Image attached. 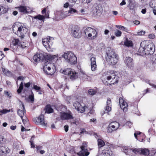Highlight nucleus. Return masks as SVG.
Here are the masks:
<instances>
[{"label":"nucleus","instance_id":"a18cd8bd","mask_svg":"<svg viewBox=\"0 0 156 156\" xmlns=\"http://www.w3.org/2000/svg\"><path fill=\"white\" fill-rule=\"evenodd\" d=\"M34 89L37 90H41V87H40L37 86V85H34L33 86Z\"/></svg>","mask_w":156,"mask_h":156},{"label":"nucleus","instance_id":"8fccbe9b","mask_svg":"<svg viewBox=\"0 0 156 156\" xmlns=\"http://www.w3.org/2000/svg\"><path fill=\"white\" fill-rule=\"evenodd\" d=\"M29 98L31 100V101H34V95H30L29 96Z\"/></svg>","mask_w":156,"mask_h":156},{"label":"nucleus","instance_id":"cd10ccee","mask_svg":"<svg viewBox=\"0 0 156 156\" xmlns=\"http://www.w3.org/2000/svg\"><path fill=\"white\" fill-rule=\"evenodd\" d=\"M45 112L48 113H50L53 112V109L50 105H47L45 108Z\"/></svg>","mask_w":156,"mask_h":156},{"label":"nucleus","instance_id":"09e8293b","mask_svg":"<svg viewBox=\"0 0 156 156\" xmlns=\"http://www.w3.org/2000/svg\"><path fill=\"white\" fill-rule=\"evenodd\" d=\"M4 140L3 136L0 135V144H2Z\"/></svg>","mask_w":156,"mask_h":156},{"label":"nucleus","instance_id":"13d9d810","mask_svg":"<svg viewBox=\"0 0 156 156\" xmlns=\"http://www.w3.org/2000/svg\"><path fill=\"white\" fill-rule=\"evenodd\" d=\"M21 90H22L23 88V83L22 82H21V83L20 84V87L19 88Z\"/></svg>","mask_w":156,"mask_h":156},{"label":"nucleus","instance_id":"4be33fe9","mask_svg":"<svg viewBox=\"0 0 156 156\" xmlns=\"http://www.w3.org/2000/svg\"><path fill=\"white\" fill-rule=\"evenodd\" d=\"M2 66V71L4 74L8 76H10L12 75V73L11 72L8 70V69H6L4 68L2 63H1Z\"/></svg>","mask_w":156,"mask_h":156},{"label":"nucleus","instance_id":"0eeeda50","mask_svg":"<svg viewBox=\"0 0 156 156\" xmlns=\"http://www.w3.org/2000/svg\"><path fill=\"white\" fill-rule=\"evenodd\" d=\"M54 38L53 37L48 36L47 38L42 40V42L43 45L45 48H50L53 43Z\"/></svg>","mask_w":156,"mask_h":156},{"label":"nucleus","instance_id":"bb28decb","mask_svg":"<svg viewBox=\"0 0 156 156\" xmlns=\"http://www.w3.org/2000/svg\"><path fill=\"white\" fill-rule=\"evenodd\" d=\"M102 10L100 7L98 6L96 7L95 9H94V12L97 15H100L101 13Z\"/></svg>","mask_w":156,"mask_h":156},{"label":"nucleus","instance_id":"a19ab883","mask_svg":"<svg viewBox=\"0 0 156 156\" xmlns=\"http://www.w3.org/2000/svg\"><path fill=\"white\" fill-rule=\"evenodd\" d=\"M155 50V49H148V51L147 54V55H152L154 53Z\"/></svg>","mask_w":156,"mask_h":156},{"label":"nucleus","instance_id":"20e7f679","mask_svg":"<svg viewBox=\"0 0 156 156\" xmlns=\"http://www.w3.org/2000/svg\"><path fill=\"white\" fill-rule=\"evenodd\" d=\"M60 72L64 74L69 76L70 79L72 80L77 77L76 73L73 71L71 69L68 68L61 69L60 70Z\"/></svg>","mask_w":156,"mask_h":156},{"label":"nucleus","instance_id":"1a4fd4ad","mask_svg":"<svg viewBox=\"0 0 156 156\" xmlns=\"http://www.w3.org/2000/svg\"><path fill=\"white\" fill-rule=\"evenodd\" d=\"M71 33L73 36L75 38H78L81 37L80 28L77 26H75L72 30Z\"/></svg>","mask_w":156,"mask_h":156},{"label":"nucleus","instance_id":"4468645a","mask_svg":"<svg viewBox=\"0 0 156 156\" xmlns=\"http://www.w3.org/2000/svg\"><path fill=\"white\" fill-rule=\"evenodd\" d=\"M78 11L75 9L71 8L70 9L67 11L62 12L61 13V16L62 18H64L67 16L69 15V14H73L74 13H77Z\"/></svg>","mask_w":156,"mask_h":156},{"label":"nucleus","instance_id":"864d4df0","mask_svg":"<svg viewBox=\"0 0 156 156\" xmlns=\"http://www.w3.org/2000/svg\"><path fill=\"white\" fill-rule=\"evenodd\" d=\"M149 37L151 39H154L155 37V36L154 34H151L149 35Z\"/></svg>","mask_w":156,"mask_h":156},{"label":"nucleus","instance_id":"ea45409f","mask_svg":"<svg viewBox=\"0 0 156 156\" xmlns=\"http://www.w3.org/2000/svg\"><path fill=\"white\" fill-rule=\"evenodd\" d=\"M88 92L89 94L92 95H94L96 93V91L93 89H90Z\"/></svg>","mask_w":156,"mask_h":156},{"label":"nucleus","instance_id":"49530a36","mask_svg":"<svg viewBox=\"0 0 156 156\" xmlns=\"http://www.w3.org/2000/svg\"><path fill=\"white\" fill-rule=\"evenodd\" d=\"M10 112V110H7L6 109H4L2 110H0V112L2 113L3 114H5L7 113V112Z\"/></svg>","mask_w":156,"mask_h":156},{"label":"nucleus","instance_id":"39448f33","mask_svg":"<svg viewBox=\"0 0 156 156\" xmlns=\"http://www.w3.org/2000/svg\"><path fill=\"white\" fill-rule=\"evenodd\" d=\"M48 58V55L47 53L41 52L37 53L34 55L33 57V59L34 61L37 62L40 61L46 60Z\"/></svg>","mask_w":156,"mask_h":156},{"label":"nucleus","instance_id":"b1692460","mask_svg":"<svg viewBox=\"0 0 156 156\" xmlns=\"http://www.w3.org/2000/svg\"><path fill=\"white\" fill-rule=\"evenodd\" d=\"M18 8L19 11L21 12H23L24 14L28 13L27 8L26 6H21L18 7Z\"/></svg>","mask_w":156,"mask_h":156},{"label":"nucleus","instance_id":"58836bf2","mask_svg":"<svg viewBox=\"0 0 156 156\" xmlns=\"http://www.w3.org/2000/svg\"><path fill=\"white\" fill-rule=\"evenodd\" d=\"M115 34L116 37H119L121 36L122 32L120 31L117 30L115 31Z\"/></svg>","mask_w":156,"mask_h":156},{"label":"nucleus","instance_id":"72a5a7b5","mask_svg":"<svg viewBox=\"0 0 156 156\" xmlns=\"http://www.w3.org/2000/svg\"><path fill=\"white\" fill-rule=\"evenodd\" d=\"M20 26L23 28V32L25 34H26V33L27 30V25L25 23H22V24Z\"/></svg>","mask_w":156,"mask_h":156},{"label":"nucleus","instance_id":"c9c22d12","mask_svg":"<svg viewBox=\"0 0 156 156\" xmlns=\"http://www.w3.org/2000/svg\"><path fill=\"white\" fill-rule=\"evenodd\" d=\"M131 150L135 154H140V149L132 148Z\"/></svg>","mask_w":156,"mask_h":156},{"label":"nucleus","instance_id":"f704fd0d","mask_svg":"<svg viewBox=\"0 0 156 156\" xmlns=\"http://www.w3.org/2000/svg\"><path fill=\"white\" fill-rule=\"evenodd\" d=\"M0 8H2V14L5 13L8 11V8L5 7L1 6H0Z\"/></svg>","mask_w":156,"mask_h":156},{"label":"nucleus","instance_id":"ddd939ff","mask_svg":"<svg viewBox=\"0 0 156 156\" xmlns=\"http://www.w3.org/2000/svg\"><path fill=\"white\" fill-rule=\"evenodd\" d=\"M119 101L121 108L123 109L124 112H126L128 109L127 103L122 98H119Z\"/></svg>","mask_w":156,"mask_h":156},{"label":"nucleus","instance_id":"4c0bfd02","mask_svg":"<svg viewBox=\"0 0 156 156\" xmlns=\"http://www.w3.org/2000/svg\"><path fill=\"white\" fill-rule=\"evenodd\" d=\"M34 137V136H32L31 137V138L30 140V144L32 146H31L32 147H34V144L33 143Z\"/></svg>","mask_w":156,"mask_h":156},{"label":"nucleus","instance_id":"5fc2aeb1","mask_svg":"<svg viewBox=\"0 0 156 156\" xmlns=\"http://www.w3.org/2000/svg\"><path fill=\"white\" fill-rule=\"evenodd\" d=\"M148 84L151 86H152L153 88H156V85H154V84L151 83H150V82L148 81Z\"/></svg>","mask_w":156,"mask_h":156},{"label":"nucleus","instance_id":"f3484780","mask_svg":"<svg viewBox=\"0 0 156 156\" xmlns=\"http://www.w3.org/2000/svg\"><path fill=\"white\" fill-rule=\"evenodd\" d=\"M38 121L36 120L35 123L37 125H41L42 126H45L47 123L44 121V116L42 114H41L38 117Z\"/></svg>","mask_w":156,"mask_h":156},{"label":"nucleus","instance_id":"393cba45","mask_svg":"<svg viewBox=\"0 0 156 156\" xmlns=\"http://www.w3.org/2000/svg\"><path fill=\"white\" fill-rule=\"evenodd\" d=\"M124 44L126 46L128 47H132L133 45L132 41L127 38H126L124 42Z\"/></svg>","mask_w":156,"mask_h":156},{"label":"nucleus","instance_id":"6ab92c4d","mask_svg":"<svg viewBox=\"0 0 156 156\" xmlns=\"http://www.w3.org/2000/svg\"><path fill=\"white\" fill-rule=\"evenodd\" d=\"M133 61V59L129 57H126L125 59V63L130 68H132L134 66V63Z\"/></svg>","mask_w":156,"mask_h":156},{"label":"nucleus","instance_id":"9b49d317","mask_svg":"<svg viewBox=\"0 0 156 156\" xmlns=\"http://www.w3.org/2000/svg\"><path fill=\"white\" fill-rule=\"evenodd\" d=\"M45 65L43 67V70L47 74L51 75V74L47 72V69L48 71H50L51 68H52V69H54L55 68V67L53 63H49L48 62H47L45 63Z\"/></svg>","mask_w":156,"mask_h":156},{"label":"nucleus","instance_id":"c85d7f7f","mask_svg":"<svg viewBox=\"0 0 156 156\" xmlns=\"http://www.w3.org/2000/svg\"><path fill=\"white\" fill-rule=\"evenodd\" d=\"M17 34H18L19 32H20V36L22 38H23L24 37V33L23 31V28L22 27L20 26L18 27V30L17 31Z\"/></svg>","mask_w":156,"mask_h":156},{"label":"nucleus","instance_id":"aec40b11","mask_svg":"<svg viewBox=\"0 0 156 156\" xmlns=\"http://www.w3.org/2000/svg\"><path fill=\"white\" fill-rule=\"evenodd\" d=\"M90 62L91 70L92 71H95L97 68L96 58L95 57H92L90 58Z\"/></svg>","mask_w":156,"mask_h":156},{"label":"nucleus","instance_id":"774afa93","mask_svg":"<svg viewBox=\"0 0 156 156\" xmlns=\"http://www.w3.org/2000/svg\"><path fill=\"white\" fill-rule=\"evenodd\" d=\"M4 94H6L7 96L9 97H11L10 96V94L7 91H4Z\"/></svg>","mask_w":156,"mask_h":156},{"label":"nucleus","instance_id":"4d7b16f0","mask_svg":"<svg viewBox=\"0 0 156 156\" xmlns=\"http://www.w3.org/2000/svg\"><path fill=\"white\" fill-rule=\"evenodd\" d=\"M69 5V4L68 2H66L65 3L64 5V7L65 8H67L68 7Z\"/></svg>","mask_w":156,"mask_h":156},{"label":"nucleus","instance_id":"a878e982","mask_svg":"<svg viewBox=\"0 0 156 156\" xmlns=\"http://www.w3.org/2000/svg\"><path fill=\"white\" fill-rule=\"evenodd\" d=\"M140 154L147 155L149 154V151L148 149L146 148L140 149Z\"/></svg>","mask_w":156,"mask_h":156},{"label":"nucleus","instance_id":"7ed1b4c3","mask_svg":"<svg viewBox=\"0 0 156 156\" xmlns=\"http://www.w3.org/2000/svg\"><path fill=\"white\" fill-rule=\"evenodd\" d=\"M62 56L71 64H75L77 62L76 57L74 53L71 51L65 52Z\"/></svg>","mask_w":156,"mask_h":156},{"label":"nucleus","instance_id":"f03ea898","mask_svg":"<svg viewBox=\"0 0 156 156\" xmlns=\"http://www.w3.org/2000/svg\"><path fill=\"white\" fill-rule=\"evenodd\" d=\"M103 77L105 80L110 81V84H115L118 82V76H116L115 72L113 70L107 72Z\"/></svg>","mask_w":156,"mask_h":156},{"label":"nucleus","instance_id":"f8f14e48","mask_svg":"<svg viewBox=\"0 0 156 156\" xmlns=\"http://www.w3.org/2000/svg\"><path fill=\"white\" fill-rule=\"evenodd\" d=\"M61 118L62 120L73 119V114L70 111L67 112H64L61 114Z\"/></svg>","mask_w":156,"mask_h":156},{"label":"nucleus","instance_id":"9d476101","mask_svg":"<svg viewBox=\"0 0 156 156\" xmlns=\"http://www.w3.org/2000/svg\"><path fill=\"white\" fill-rule=\"evenodd\" d=\"M73 106L75 109H76L78 111L81 113H83L86 110L87 108V107L84 106V107H82L80 103L77 101H76L73 104Z\"/></svg>","mask_w":156,"mask_h":156},{"label":"nucleus","instance_id":"dca6fc26","mask_svg":"<svg viewBox=\"0 0 156 156\" xmlns=\"http://www.w3.org/2000/svg\"><path fill=\"white\" fill-rule=\"evenodd\" d=\"M107 105L105 108V110L101 113V115H103L105 113H108L111 110V101L110 99H108L107 101Z\"/></svg>","mask_w":156,"mask_h":156},{"label":"nucleus","instance_id":"a211bd4d","mask_svg":"<svg viewBox=\"0 0 156 156\" xmlns=\"http://www.w3.org/2000/svg\"><path fill=\"white\" fill-rule=\"evenodd\" d=\"M19 40L18 39H14L13 40L12 42L11 45L13 46L17 45V48H25L26 46L24 45V44H19Z\"/></svg>","mask_w":156,"mask_h":156},{"label":"nucleus","instance_id":"3c124183","mask_svg":"<svg viewBox=\"0 0 156 156\" xmlns=\"http://www.w3.org/2000/svg\"><path fill=\"white\" fill-rule=\"evenodd\" d=\"M151 153L152 156H154L156 153V150L154 149L152 150L151 152Z\"/></svg>","mask_w":156,"mask_h":156},{"label":"nucleus","instance_id":"e433bc0d","mask_svg":"<svg viewBox=\"0 0 156 156\" xmlns=\"http://www.w3.org/2000/svg\"><path fill=\"white\" fill-rule=\"evenodd\" d=\"M146 42L145 41H143L141 42L140 45V48H142V49H147V46L145 45Z\"/></svg>","mask_w":156,"mask_h":156},{"label":"nucleus","instance_id":"473e14b6","mask_svg":"<svg viewBox=\"0 0 156 156\" xmlns=\"http://www.w3.org/2000/svg\"><path fill=\"white\" fill-rule=\"evenodd\" d=\"M98 145L99 147H103L105 145L104 142L101 139H98Z\"/></svg>","mask_w":156,"mask_h":156},{"label":"nucleus","instance_id":"5701e85b","mask_svg":"<svg viewBox=\"0 0 156 156\" xmlns=\"http://www.w3.org/2000/svg\"><path fill=\"white\" fill-rule=\"evenodd\" d=\"M22 107L23 108V110L20 109H19L17 111V114L20 117L23 121V117L24 115V113L25 112L26 110L24 108V105L22 103Z\"/></svg>","mask_w":156,"mask_h":156},{"label":"nucleus","instance_id":"603ef678","mask_svg":"<svg viewBox=\"0 0 156 156\" xmlns=\"http://www.w3.org/2000/svg\"><path fill=\"white\" fill-rule=\"evenodd\" d=\"M141 133V132H136L135 133H134V135L136 139H137V135H140V134Z\"/></svg>","mask_w":156,"mask_h":156},{"label":"nucleus","instance_id":"2eb2a0df","mask_svg":"<svg viewBox=\"0 0 156 156\" xmlns=\"http://www.w3.org/2000/svg\"><path fill=\"white\" fill-rule=\"evenodd\" d=\"M10 152V150L7 147L0 146V156H6Z\"/></svg>","mask_w":156,"mask_h":156},{"label":"nucleus","instance_id":"7c9ffc66","mask_svg":"<svg viewBox=\"0 0 156 156\" xmlns=\"http://www.w3.org/2000/svg\"><path fill=\"white\" fill-rule=\"evenodd\" d=\"M33 19H37L39 20H41L44 22V16L41 15H38L34 16L33 17Z\"/></svg>","mask_w":156,"mask_h":156},{"label":"nucleus","instance_id":"bf43d9fd","mask_svg":"<svg viewBox=\"0 0 156 156\" xmlns=\"http://www.w3.org/2000/svg\"><path fill=\"white\" fill-rule=\"evenodd\" d=\"M16 126H10V129L12 130H14L16 129Z\"/></svg>","mask_w":156,"mask_h":156},{"label":"nucleus","instance_id":"052dcab7","mask_svg":"<svg viewBox=\"0 0 156 156\" xmlns=\"http://www.w3.org/2000/svg\"><path fill=\"white\" fill-rule=\"evenodd\" d=\"M126 4V2L125 0H123L122 2L120 3V5H123Z\"/></svg>","mask_w":156,"mask_h":156},{"label":"nucleus","instance_id":"f257e3e1","mask_svg":"<svg viewBox=\"0 0 156 156\" xmlns=\"http://www.w3.org/2000/svg\"><path fill=\"white\" fill-rule=\"evenodd\" d=\"M106 61L108 63L114 65L116 64L119 59V56L115 53L113 49H108L106 51Z\"/></svg>","mask_w":156,"mask_h":156},{"label":"nucleus","instance_id":"680f3d73","mask_svg":"<svg viewBox=\"0 0 156 156\" xmlns=\"http://www.w3.org/2000/svg\"><path fill=\"white\" fill-rule=\"evenodd\" d=\"M146 12V9H142L141 12L143 14H145Z\"/></svg>","mask_w":156,"mask_h":156},{"label":"nucleus","instance_id":"0e129e2a","mask_svg":"<svg viewBox=\"0 0 156 156\" xmlns=\"http://www.w3.org/2000/svg\"><path fill=\"white\" fill-rule=\"evenodd\" d=\"M46 8H44L41 11V13L42 14H44L46 13Z\"/></svg>","mask_w":156,"mask_h":156},{"label":"nucleus","instance_id":"6e6552de","mask_svg":"<svg viewBox=\"0 0 156 156\" xmlns=\"http://www.w3.org/2000/svg\"><path fill=\"white\" fill-rule=\"evenodd\" d=\"M119 123L117 122H114L110 123L107 128V132L108 133H112L113 131L116 130L119 127Z\"/></svg>","mask_w":156,"mask_h":156},{"label":"nucleus","instance_id":"37998d69","mask_svg":"<svg viewBox=\"0 0 156 156\" xmlns=\"http://www.w3.org/2000/svg\"><path fill=\"white\" fill-rule=\"evenodd\" d=\"M87 144L86 143H83L82 144V145L81 146V149H87Z\"/></svg>","mask_w":156,"mask_h":156},{"label":"nucleus","instance_id":"338daca9","mask_svg":"<svg viewBox=\"0 0 156 156\" xmlns=\"http://www.w3.org/2000/svg\"><path fill=\"white\" fill-rule=\"evenodd\" d=\"M145 33V32H143V31H141V32H139L138 33V34L139 35H144V34Z\"/></svg>","mask_w":156,"mask_h":156},{"label":"nucleus","instance_id":"423d86ee","mask_svg":"<svg viewBox=\"0 0 156 156\" xmlns=\"http://www.w3.org/2000/svg\"><path fill=\"white\" fill-rule=\"evenodd\" d=\"M88 33H89L88 34V37H91V39L95 38L97 36V33L96 30L91 27L87 28L84 30L85 34Z\"/></svg>","mask_w":156,"mask_h":156},{"label":"nucleus","instance_id":"412c9836","mask_svg":"<svg viewBox=\"0 0 156 156\" xmlns=\"http://www.w3.org/2000/svg\"><path fill=\"white\" fill-rule=\"evenodd\" d=\"M81 150L77 154L79 156H88L89 154V152L88 151L87 149H81Z\"/></svg>","mask_w":156,"mask_h":156},{"label":"nucleus","instance_id":"e2e57ef3","mask_svg":"<svg viewBox=\"0 0 156 156\" xmlns=\"http://www.w3.org/2000/svg\"><path fill=\"white\" fill-rule=\"evenodd\" d=\"M30 85V83H26L25 84V86L26 87H29Z\"/></svg>","mask_w":156,"mask_h":156},{"label":"nucleus","instance_id":"79ce46f5","mask_svg":"<svg viewBox=\"0 0 156 156\" xmlns=\"http://www.w3.org/2000/svg\"><path fill=\"white\" fill-rule=\"evenodd\" d=\"M138 52L137 53H136V54L140 55H141V54L142 52H144V49H138Z\"/></svg>","mask_w":156,"mask_h":156},{"label":"nucleus","instance_id":"c756f323","mask_svg":"<svg viewBox=\"0 0 156 156\" xmlns=\"http://www.w3.org/2000/svg\"><path fill=\"white\" fill-rule=\"evenodd\" d=\"M112 154L110 153L109 150H104L102 151V156H111Z\"/></svg>","mask_w":156,"mask_h":156},{"label":"nucleus","instance_id":"c03bdc74","mask_svg":"<svg viewBox=\"0 0 156 156\" xmlns=\"http://www.w3.org/2000/svg\"><path fill=\"white\" fill-rule=\"evenodd\" d=\"M144 52H142L141 54V56H144L145 55H148L147 53L148 51V49H144Z\"/></svg>","mask_w":156,"mask_h":156},{"label":"nucleus","instance_id":"69168bd1","mask_svg":"<svg viewBox=\"0 0 156 156\" xmlns=\"http://www.w3.org/2000/svg\"><path fill=\"white\" fill-rule=\"evenodd\" d=\"M24 79V77L22 76H20L18 77L17 78L18 80H23Z\"/></svg>","mask_w":156,"mask_h":156},{"label":"nucleus","instance_id":"2f4dec72","mask_svg":"<svg viewBox=\"0 0 156 156\" xmlns=\"http://www.w3.org/2000/svg\"><path fill=\"white\" fill-rule=\"evenodd\" d=\"M81 77L82 80L84 81H88L90 80V77L85 74H82Z\"/></svg>","mask_w":156,"mask_h":156},{"label":"nucleus","instance_id":"de8ad7c7","mask_svg":"<svg viewBox=\"0 0 156 156\" xmlns=\"http://www.w3.org/2000/svg\"><path fill=\"white\" fill-rule=\"evenodd\" d=\"M69 3L72 5H74L77 1V0H69Z\"/></svg>","mask_w":156,"mask_h":156},{"label":"nucleus","instance_id":"6e6d98bb","mask_svg":"<svg viewBox=\"0 0 156 156\" xmlns=\"http://www.w3.org/2000/svg\"><path fill=\"white\" fill-rule=\"evenodd\" d=\"M64 129H65V131L66 132H67L68 130V128H69L68 126L66 125L64 126Z\"/></svg>","mask_w":156,"mask_h":156}]
</instances>
